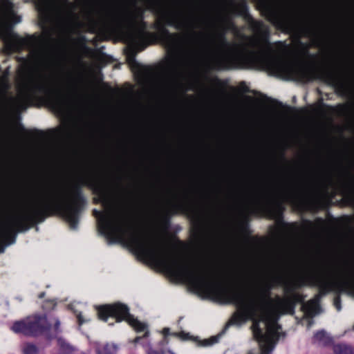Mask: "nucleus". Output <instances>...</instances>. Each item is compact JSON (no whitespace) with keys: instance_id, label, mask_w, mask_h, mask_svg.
I'll list each match as a JSON object with an SVG mask.
<instances>
[{"instance_id":"obj_1","label":"nucleus","mask_w":354,"mask_h":354,"mask_svg":"<svg viewBox=\"0 0 354 354\" xmlns=\"http://www.w3.org/2000/svg\"><path fill=\"white\" fill-rule=\"evenodd\" d=\"M236 15L247 23L253 36L238 33L240 37L248 41L243 44H230L224 32L217 35L220 44L230 50L213 60V68L219 71L248 69L260 67L277 76H294L302 82L319 80L334 86L337 91H345V84L339 75L330 69H319L308 64H295L289 59L274 55L270 41V32L268 25L261 20H257L249 12L246 0H240L234 6Z\"/></svg>"},{"instance_id":"obj_2","label":"nucleus","mask_w":354,"mask_h":354,"mask_svg":"<svg viewBox=\"0 0 354 354\" xmlns=\"http://www.w3.org/2000/svg\"><path fill=\"white\" fill-rule=\"evenodd\" d=\"M150 223H96L95 228L108 244L121 243L138 256L164 267L171 274L183 279L198 290L216 288V279L202 268L192 269L183 260L165 253L147 224ZM167 228L171 223H162Z\"/></svg>"},{"instance_id":"obj_3","label":"nucleus","mask_w":354,"mask_h":354,"mask_svg":"<svg viewBox=\"0 0 354 354\" xmlns=\"http://www.w3.org/2000/svg\"><path fill=\"white\" fill-rule=\"evenodd\" d=\"M281 279L274 278L267 282L263 288L253 292L250 297L237 290H220L219 296L227 303L235 305L238 311L234 313L221 333L203 340L195 338L199 346H211L218 342L220 337L232 324L240 326L248 320L252 322L251 326L253 338L258 342L259 354H270L274 348L281 335V326L277 323L278 317L272 307L270 290Z\"/></svg>"},{"instance_id":"obj_4","label":"nucleus","mask_w":354,"mask_h":354,"mask_svg":"<svg viewBox=\"0 0 354 354\" xmlns=\"http://www.w3.org/2000/svg\"><path fill=\"white\" fill-rule=\"evenodd\" d=\"M86 186L95 195L104 200L106 197L105 186L100 178L90 174L81 178L72 186V197L70 200L54 197L34 203H21V208L35 219H0V221H44L47 217L59 216L65 221H78L79 216L86 205L82 187Z\"/></svg>"},{"instance_id":"obj_5","label":"nucleus","mask_w":354,"mask_h":354,"mask_svg":"<svg viewBox=\"0 0 354 354\" xmlns=\"http://www.w3.org/2000/svg\"><path fill=\"white\" fill-rule=\"evenodd\" d=\"M20 93L26 102L40 101L57 112H63L76 97L77 92L65 95L45 82H37L30 72L24 77Z\"/></svg>"},{"instance_id":"obj_6","label":"nucleus","mask_w":354,"mask_h":354,"mask_svg":"<svg viewBox=\"0 0 354 354\" xmlns=\"http://www.w3.org/2000/svg\"><path fill=\"white\" fill-rule=\"evenodd\" d=\"M97 315L100 319L104 322H108L109 318L115 319L117 322L125 320L136 332H145L142 337H136L133 342L134 344L140 343L146 348L147 354H175L170 349L160 348V351H156L151 347L149 341L145 340L149 335L148 326L131 315L127 305L118 302L100 306L97 308Z\"/></svg>"},{"instance_id":"obj_7","label":"nucleus","mask_w":354,"mask_h":354,"mask_svg":"<svg viewBox=\"0 0 354 354\" xmlns=\"http://www.w3.org/2000/svg\"><path fill=\"white\" fill-rule=\"evenodd\" d=\"M231 206L234 209L252 213L273 221H285V205L283 202L279 199L266 198L251 203L235 202Z\"/></svg>"},{"instance_id":"obj_8","label":"nucleus","mask_w":354,"mask_h":354,"mask_svg":"<svg viewBox=\"0 0 354 354\" xmlns=\"http://www.w3.org/2000/svg\"><path fill=\"white\" fill-rule=\"evenodd\" d=\"M284 199L295 212L299 214L315 212L319 207L317 191L311 187L295 189L286 194Z\"/></svg>"},{"instance_id":"obj_9","label":"nucleus","mask_w":354,"mask_h":354,"mask_svg":"<svg viewBox=\"0 0 354 354\" xmlns=\"http://www.w3.org/2000/svg\"><path fill=\"white\" fill-rule=\"evenodd\" d=\"M132 6V9L126 8L124 10L120 19L114 17L110 19H103L96 22L99 32L103 35L113 32L122 26L145 19V10L137 6L135 1H133Z\"/></svg>"},{"instance_id":"obj_10","label":"nucleus","mask_w":354,"mask_h":354,"mask_svg":"<svg viewBox=\"0 0 354 354\" xmlns=\"http://www.w3.org/2000/svg\"><path fill=\"white\" fill-rule=\"evenodd\" d=\"M48 324L45 315H35L15 322L11 329L15 333L27 336H37L48 330Z\"/></svg>"},{"instance_id":"obj_11","label":"nucleus","mask_w":354,"mask_h":354,"mask_svg":"<svg viewBox=\"0 0 354 354\" xmlns=\"http://www.w3.org/2000/svg\"><path fill=\"white\" fill-rule=\"evenodd\" d=\"M167 26L161 27V29L151 36L152 39H158L168 50L172 52H177L185 41L192 39L198 34L193 28L189 32L185 33L171 32Z\"/></svg>"},{"instance_id":"obj_12","label":"nucleus","mask_w":354,"mask_h":354,"mask_svg":"<svg viewBox=\"0 0 354 354\" xmlns=\"http://www.w3.org/2000/svg\"><path fill=\"white\" fill-rule=\"evenodd\" d=\"M38 223H0V253L15 243L17 234L25 232Z\"/></svg>"},{"instance_id":"obj_13","label":"nucleus","mask_w":354,"mask_h":354,"mask_svg":"<svg viewBox=\"0 0 354 354\" xmlns=\"http://www.w3.org/2000/svg\"><path fill=\"white\" fill-rule=\"evenodd\" d=\"M195 205L191 200L185 198L175 202H169L165 205H161L159 208L168 214L178 213H186L194 210Z\"/></svg>"},{"instance_id":"obj_14","label":"nucleus","mask_w":354,"mask_h":354,"mask_svg":"<svg viewBox=\"0 0 354 354\" xmlns=\"http://www.w3.org/2000/svg\"><path fill=\"white\" fill-rule=\"evenodd\" d=\"M165 26L174 27L176 30H183L188 27L185 21L179 20L175 15L168 12L162 13L161 17L153 24V28L158 32L161 27Z\"/></svg>"},{"instance_id":"obj_15","label":"nucleus","mask_w":354,"mask_h":354,"mask_svg":"<svg viewBox=\"0 0 354 354\" xmlns=\"http://www.w3.org/2000/svg\"><path fill=\"white\" fill-rule=\"evenodd\" d=\"M8 17L9 13L8 9L4 6L0 5V25L7 28L8 34L10 38L17 41L21 45L27 44L28 42L36 39L34 36H31L28 39L21 38L18 35L13 32L11 30V26L8 23Z\"/></svg>"},{"instance_id":"obj_16","label":"nucleus","mask_w":354,"mask_h":354,"mask_svg":"<svg viewBox=\"0 0 354 354\" xmlns=\"http://www.w3.org/2000/svg\"><path fill=\"white\" fill-rule=\"evenodd\" d=\"M268 20L277 28L283 30L291 28V23L288 19L273 8L268 9Z\"/></svg>"},{"instance_id":"obj_17","label":"nucleus","mask_w":354,"mask_h":354,"mask_svg":"<svg viewBox=\"0 0 354 354\" xmlns=\"http://www.w3.org/2000/svg\"><path fill=\"white\" fill-rule=\"evenodd\" d=\"M301 308L308 319V327L310 328L313 324V317L320 313V306L317 301H310L304 303Z\"/></svg>"},{"instance_id":"obj_18","label":"nucleus","mask_w":354,"mask_h":354,"mask_svg":"<svg viewBox=\"0 0 354 354\" xmlns=\"http://www.w3.org/2000/svg\"><path fill=\"white\" fill-rule=\"evenodd\" d=\"M352 178L349 181H342L337 185V189L344 196L354 197V175H351Z\"/></svg>"},{"instance_id":"obj_19","label":"nucleus","mask_w":354,"mask_h":354,"mask_svg":"<svg viewBox=\"0 0 354 354\" xmlns=\"http://www.w3.org/2000/svg\"><path fill=\"white\" fill-rule=\"evenodd\" d=\"M152 39L149 36L133 35L131 40L134 50L137 52L144 50L149 44V40Z\"/></svg>"},{"instance_id":"obj_20","label":"nucleus","mask_w":354,"mask_h":354,"mask_svg":"<svg viewBox=\"0 0 354 354\" xmlns=\"http://www.w3.org/2000/svg\"><path fill=\"white\" fill-rule=\"evenodd\" d=\"M125 26L136 29L137 31L134 35L149 36L150 37L151 36H155L154 33L147 31V23L145 21V19L127 24Z\"/></svg>"},{"instance_id":"obj_21","label":"nucleus","mask_w":354,"mask_h":354,"mask_svg":"<svg viewBox=\"0 0 354 354\" xmlns=\"http://www.w3.org/2000/svg\"><path fill=\"white\" fill-rule=\"evenodd\" d=\"M162 334L164 335L163 339L162 341L160 342L159 346H160V348H163V346L168 344L169 340L167 339V337L171 335L176 337H180L183 339H186L187 336L188 334H185L184 332L181 333H170V329L169 328H164L162 330Z\"/></svg>"},{"instance_id":"obj_22","label":"nucleus","mask_w":354,"mask_h":354,"mask_svg":"<svg viewBox=\"0 0 354 354\" xmlns=\"http://www.w3.org/2000/svg\"><path fill=\"white\" fill-rule=\"evenodd\" d=\"M17 130L24 134L26 138H35L44 136V132L41 130L34 129L32 130H27L25 129L23 124H19L17 126Z\"/></svg>"},{"instance_id":"obj_23","label":"nucleus","mask_w":354,"mask_h":354,"mask_svg":"<svg viewBox=\"0 0 354 354\" xmlns=\"http://www.w3.org/2000/svg\"><path fill=\"white\" fill-rule=\"evenodd\" d=\"M118 346L115 344H99L95 348L96 354H115Z\"/></svg>"},{"instance_id":"obj_24","label":"nucleus","mask_w":354,"mask_h":354,"mask_svg":"<svg viewBox=\"0 0 354 354\" xmlns=\"http://www.w3.org/2000/svg\"><path fill=\"white\" fill-rule=\"evenodd\" d=\"M313 340L315 342L324 346L330 344L331 342L330 336L324 330L317 332L314 335Z\"/></svg>"},{"instance_id":"obj_25","label":"nucleus","mask_w":354,"mask_h":354,"mask_svg":"<svg viewBox=\"0 0 354 354\" xmlns=\"http://www.w3.org/2000/svg\"><path fill=\"white\" fill-rule=\"evenodd\" d=\"M277 305L280 310L285 312H294V304L289 299H282L279 297L277 299Z\"/></svg>"},{"instance_id":"obj_26","label":"nucleus","mask_w":354,"mask_h":354,"mask_svg":"<svg viewBox=\"0 0 354 354\" xmlns=\"http://www.w3.org/2000/svg\"><path fill=\"white\" fill-rule=\"evenodd\" d=\"M333 351L335 354H354V349L351 346L339 344L333 346Z\"/></svg>"},{"instance_id":"obj_27","label":"nucleus","mask_w":354,"mask_h":354,"mask_svg":"<svg viewBox=\"0 0 354 354\" xmlns=\"http://www.w3.org/2000/svg\"><path fill=\"white\" fill-rule=\"evenodd\" d=\"M96 221H171L169 218L164 220L156 219H97Z\"/></svg>"},{"instance_id":"obj_28","label":"nucleus","mask_w":354,"mask_h":354,"mask_svg":"<svg viewBox=\"0 0 354 354\" xmlns=\"http://www.w3.org/2000/svg\"><path fill=\"white\" fill-rule=\"evenodd\" d=\"M39 349L37 346L33 344L28 343L26 344L23 347L24 354H37Z\"/></svg>"},{"instance_id":"obj_29","label":"nucleus","mask_w":354,"mask_h":354,"mask_svg":"<svg viewBox=\"0 0 354 354\" xmlns=\"http://www.w3.org/2000/svg\"><path fill=\"white\" fill-rule=\"evenodd\" d=\"M337 112L340 115H345L350 112L351 105L348 104H339L336 106Z\"/></svg>"},{"instance_id":"obj_30","label":"nucleus","mask_w":354,"mask_h":354,"mask_svg":"<svg viewBox=\"0 0 354 354\" xmlns=\"http://www.w3.org/2000/svg\"><path fill=\"white\" fill-rule=\"evenodd\" d=\"M189 221H250L249 219H190Z\"/></svg>"},{"instance_id":"obj_31","label":"nucleus","mask_w":354,"mask_h":354,"mask_svg":"<svg viewBox=\"0 0 354 354\" xmlns=\"http://www.w3.org/2000/svg\"><path fill=\"white\" fill-rule=\"evenodd\" d=\"M299 221H311L301 218ZM313 221H354V220L351 219V218H346V219L333 218L331 220H326V219H323L322 218H317L316 219L313 220Z\"/></svg>"},{"instance_id":"obj_32","label":"nucleus","mask_w":354,"mask_h":354,"mask_svg":"<svg viewBox=\"0 0 354 354\" xmlns=\"http://www.w3.org/2000/svg\"><path fill=\"white\" fill-rule=\"evenodd\" d=\"M68 230L70 231H77L79 229L80 223H66Z\"/></svg>"},{"instance_id":"obj_33","label":"nucleus","mask_w":354,"mask_h":354,"mask_svg":"<svg viewBox=\"0 0 354 354\" xmlns=\"http://www.w3.org/2000/svg\"><path fill=\"white\" fill-rule=\"evenodd\" d=\"M74 313L76 315V317L77 318V320H78V322H79V324L80 325L84 324V323H86V322H87L88 321V320L84 319L83 318L82 315V313L80 312L74 310Z\"/></svg>"},{"instance_id":"obj_34","label":"nucleus","mask_w":354,"mask_h":354,"mask_svg":"<svg viewBox=\"0 0 354 354\" xmlns=\"http://www.w3.org/2000/svg\"><path fill=\"white\" fill-rule=\"evenodd\" d=\"M178 63L177 57L174 55L172 57L169 58L168 60V65L171 68H176Z\"/></svg>"},{"instance_id":"obj_35","label":"nucleus","mask_w":354,"mask_h":354,"mask_svg":"<svg viewBox=\"0 0 354 354\" xmlns=\"http://www.w3.org/2000/svg\"><path fill=\"white\" fill-rule=\"evenodd\" d=\"M58 342H59V344L60 345V346L63 349H66V350H71V346L68 344L64 342L62 339H58Z\"/></svg>"},{"instance_id":"obj_36","label":"nucleus","mask_w":354,"mask_h":354,"mask_svg":"<svg viewBox=\"0 0 354 354\" xmlns=\"http://www.w3.org/2000/svg\"><path fill=\"white\" fill-rule=\"evenodd\" d=\"M135 57H136V52H131V53H129L128 55V58L129 60H132L135 64H137L136 60H135Z\"/></svg>"},{"instance_id":"obj_37","label":"nucleus","mask_w":354,"mask_h":354,"mask_svg":"<svg viewBox=\"0 0 354 354\" xmlns=\"http://www.w3.org/2000/svg\"><path fill=\"white\" fill-rule=\"evenodd\" d=\"M59 326H60V322L58 319H57L55 322V330L56 333H58L60 332Z\"/></svg>"},{"instance_id":"obj_38","label":"nucleus","mask_w":354,"mask_h":354,"mask_svg":"<svg viewBox=\"0 0 354 354\" xmlns=\"http://www.w3.org/2000/svg\"><path fill=\"white\" fill-rule=\"evenodd\" d=\"M193 225L191 227L192 229H197L199 227V225L198 224H202L203 223H198V222H196V223H192Z\"/></svg>"},{"instance_id":"obj_39","label":"nucleus","mask_w":354,"mask_h":354,"mask_svg":"<svg viewBox=\"0 0 354 354\" xmlns=\"http://www.w3.org/2000/svg\"><path fill=\"white\" fill-rule=\"evenodd\" d=\"M13 17H14V22H15V23H19V22H20V21H21V18H20V17L17 16V15H13Z\"/></svg>"},{"instance_id":"obj_40","label":"nucleus","mask_w":354,"mask_h":354,"mask_svg":"<svg viewBox=\"0 0 354 354\" xmlns=\"http://www.w3.org/2000/svg\"><path fill=\"white\" fill-rule=\"evenodd\" d=\"M326 181L328 183L330 184L332 183H333V178L330 176H328L327 178H326Z\"/></svg>"},{"instance_id":"obj_41","label":"nucleus","mask_w":354,"mask_h":354,"mask_svg":"<svg viewBox=\"0 0 354 354\" xmlns=\"http://www.w3.org/2000/svg\"><path fill=\"white\" fill-rule=\"evenodd\" d=\"M45 295V292H42L39 295V298L42 299Z\"/></svg>"},{"instance_id":"obj_42","label":"nucleus","mask_w":354,"mask_h":354,"mask_svg":"<svg viewBox=\"0 0 354 354\" xmlns=\"http://www.w3.org/2000/svg\"><path fill=\"white\" fill-rule=\"evenodd\" d=\"M274 102L279 106H283V104L282 102H279V101H277V100H274Z\"/></svg>"},{"instance_id":"obj_43","label":"nucleus","mask_w":354,"mask_h":354,"mask_svg":"<svg viewBox=\"0 0 354 354\" xmlns=\"http://www.w3.org/2000/svg\"><path fill=\"white\" fill-rule=\"evenodd\" d=\"M8 6H9L8 9L11 10L12 7V3H8Z\"/></svg>"},{"instance_id":"obj_44","label":"nucleus","mask_w":354,"mask_h":354,"mask_svg":"<svg viewBox=\"0 0 354 354\" xmlns=\"http://www.w3.org/2000/svg\"><path fill=\"white\" fill-rule=\"evenodd\" d=\"M231 26H232V27L234 29H235V30H236V29H237L236 26H235L232 22L231 23Z\"/></svg>"},{"instance_id":"obj_45","label":"nucleus","mask_w":354,"mask_h":354,"mask_svg":"<svg viewBox=\"0 0 354 354\" xmlns=\"http://www.w3.org/2000/svg\"><path fill=\"white\" fill-rule=\"evenodd\" d=\"M276 44L279 45V46H283V44L281 41H278V42L276 43Z\"/></svg>"},{"instance_id":"obj_46","label":"nucleus","mask_w":354,"mask_h":354,"mask_svg":"<svg viewBox=\"0 0 354 354\" xmlns=\"http://www.w3.org/2000/svg\"><path fill=\"white\" fill-rule=\"evenodd\" d=\"M249 91H250L249 88L247 86H245L244 88V92H249Z\"/></svg>"},{"instance_id":"obj_47","label":"nucleus","mask_w":354,"mask_h":354,"mask_svg":"<svg viewBox=\"0 0 354 354\" xmlns=\"http://www.w3.org/2000/svg\"><path fill=\"white\" fill-rule=\"evenodd\" d=\"M215 80L217 82H221L220 80H218V78H216Z\"/></svg>"},{"instance_id":"obj_48","label":"nucleus","mask_w":354,"mask_h":354,"mask_svg":"<svg viewBox=\"0 0 354 354\" xmlns=\"http://www.w3.org/2000/svg\"><path fill=\"white\" fill-rule=\"evenodd\" d=\"M248 354H255V353L252 351H250Z\"/></svg>"},{"instance_id":"obj_49","label":"nucleus","mask_w":354,"mask_h":354,"mask_svg":"<svg viewBox=\"0 0 354 354\" xmlns=\"http://www.w3.org/2000/svg\"><path fill=\"white\" fill-rule=\"evenodd\" d=\"M281 224H288L289 223H285V222H283V223H281Z\"/></svg>"},{"instance_id":"obj_50","label":"nucleus","mask_w":354,"mask_h":354,"mask_svg":"<svg viewBox=\"0 0 354 354\" xmlns=\"http://www.w3.org/2000/svg\"><path fill=\"white\" fill-rule=\"evenodd\" d=\"M104 85L105 86H108V84H105V83H104Z\"/></svg>"},{"instance_id":"obj_51","label":"nucleus","mask_w":354,"mask_h":354,"mask_svg":"<svg viewBox=\"0 0 354 354\" xmlns=\"http://www.w3.org/2000/svg\"><path fill=\"white\" fill-rule=\"evenodd\" d=\"M321 223H322V224H324V222H322Z\"/></svg>"}]
</instances>
